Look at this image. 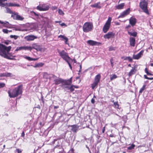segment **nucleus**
Returning a JSON list of instances; mask_svg holds the SVG:
<instances>
[{"label":"nucleus","instance_id":"24","mask_svg":"<svg viewBox=\"0 0 153 153\" xmlns=\"http://www.w3.org/2000/svg\"><path fill=\"white\" fill-rule=\"evenodd\" d=\"M124 6V4L123 3L118 5L116 6L115 7L116 9L120 10L123 9Z\"/></svg>","mask_w":153,"mask_h":153},{"label":"nucleus","instance_id":"6","mask_svg":"<svg viewBox=\"0 0 153 153\" xmlns=\"http://www.w3.org/2000/svg\"><path fill=\"white\" fill-rule=\"evenodd\" d=\"M100 78L101 75L100 74H98L96 76L94 82L91 85V87L92 89H94L95 87L97 86Z\"/></svg>","mask_w":153,"mask_h":153},{"label":"nucleus","instance_id":"15","mask_svg":"<svg viewBox=\"0 0 153 153\" xmlns=\"http://www.w3.org/2000/svg\"><path fill=\"white\" fill-rule=\"evenodd\" d=\"M13 17L14 19L19 20H22L24 19L23 17L16 13L14 14Z\"/></svg>","mask_w":153,"mask_h":153},{"label":"nucleus","instance_id":"11","mask_svg":"<svg viewBox=\"0 0 153 153\" xmlns=\"http://www.w3.org/2000/svg\"><path fill=\"white\" fill-rule=\"evenodd\" d=\"M130 8H128L126 10L122 12L119 16V18H123L129 13Z\"/></svg>","mask_w":153,"mask_h":153},{"label":"nucleus","instance_id":"46","mask_svg":"<svg viewBox=\"0 0 153 153\" xmlns=\"http://www.w3.org/2000/svg\"><path fill=\"white\" fill-rule=\"evenodd\" d=\"M144 90V87H143L139 91V93H141Z\"/></svg>","mask_w":153,"mask_h":153},{"label":"nucleus","instance_id":"12","mask_svg":"<svg viewBox=\"0 0 153 153\" xmlns=\"http://www.w3.org/2000/svg\"><path fill=\"white\" fill-rule=\"evenodd\" d=\"M144 52L143 50L141 51L139 53L136 55H133V59H138L140 58L143 55Z\"/></svg>","mask_w":153,"mask_h":153},{"label":"nucleus","instance_id":"55","mask_svg":"<svg viewBox=\"0 0 153 153\" xmlns=\"http://www.w3.org/2000/svg\"><path fill=\"white\" fill-rule=\"evenodd\" d=\"M72 77H71L69 79H68L71 83H72Z\"/></svg>","mask_w":153,"mask_h":153},{"label":"nucleus","instance_id":"14","mask_svg":"<svg viewBox=\"0 0 153 153\" xmlns=\"http://www.w3.org/2000/svg\"><path fill=\"white\" fill-rule=\"evenodd\" d=\"M55 150L57 152V153H63V149L61 146H58L55 148Z\"/></svg>","mask_w":153,"mask_h":153},{"label":"nucleus","instance_id":"43","mask_svg":"<svg viewBox=\"0 0 153 153\" xmlns=\"http://www.w3.org/2000/svg\"><path fill=\"white\" fill-rule=\"evenodd\" d=\"M2 31L4 33H8V30L7 29H4L2 30Z\"/></svg>","mask_w":153,"mask_h":153},{"label":"nucleus","instance_id":"47","mask_svg":"<svg viewBox=\"0 0 153 153\" xmlns=\"http://www.w3.org/2000/svg\"><path fill=\"white\" fill-rule=\"evenodd\" d=\"M5 73L0 74V77L5 76Z\"/></svg>","mask_w":153,"mask_h":153},{"label":"nucleus","instance_id":"49","mask_svg":"<svg viewBox=\"0 0 153 153\" xmlns=\"http://www.w3.org/2000/svg\"><path fill=\"white\" fill-rule=\"evenodd\" d=\"M51 8L53 10H54L56 9L57 8V7L56 6H53Z\"/></svg>","mask_w":153,"mask_h":153},{"label":"nucleus","instance_id":"21","mask_svg":"<svg viewBox=\"0 0 153 153\" xmlns=\"http://www.w3.org/2000/svg\"><path fill=\"white\" fill-rule=\"evenodd\" d=\"M87 42L88 44L92 46L96 45L97 43V42L92 40H88L87 41Z\"/></svg>","mask_w":153,"mask_h":153},{"label":"nucleus","instance_id":"41","mask_svg":"<svg viewBox=\"0 0 153 153\" xmlns=\"http://www.w3.org/2000/svg\"><path fill=\"white\" fill-rule=\"evenodd\" d=\"M114 105H115L116 108H119V105L118 103L117 102H114Z\"/></svg>","mask_w":153,"mask_h":153},{"label":"nucleus","instance_id":"63","mask_svg":"<svg viewBox=\"0 0 153 153\" xmlns=\"http://www.w3.org/2000/svg\"><path fill=\"white\" fill-rule=\"evenodd\" d=\"M144 77L145 79H148V77L146 75H144Z\"/></svg>","mask_w":153,"mask_h":153},{"label":"nucleus","instance_id":"45","mask_svg":"<svg viewBox=\"0 0 153 153\" xmlns=\"http://www.w3.org/2000/svg\"><path fill=\"white\" fill-rule=\"evenodd\" d=\"M5 84L4 83H0V88L4 87Z\"/></svg>","mask_w":153,"mask_h":153},{"label":"nucleus","instance_id":"62","mask_svg":"<svg viewBox=\"0 0 153 153\" xmlns=\"http://www.w3.org/2000/svg\"><path fill=\"white\" fill-rule=\"evenodd\" d=\"M37 59H38L37 58H34V59H33V58H32V61H33H33H36V60H37Z\"/></svg>","mask_w":153,"mask_h":153},{"label":"nucleus","instance_id":"58","mask_svg":"<svg viewBox=\"0 0 153 153\" xmlns=\"http://www.w3.org/2000/svg\"><path fill=\"white\" fill-rule=\"evenodd\" d=\"M33 13H34V15L35 16H38H38H39V14H37L35 12H33Z\"/></svg>","mask_w":153,"mask_h":153},{"label":"nucleus","instance_id":"35","mask_svg":"<svg viewBox=\"0 0 153 153\" xmlns=\"http://www.w3.org/2000/svg\"><path fill=\"white\" fill-rule=\"evenodd\" d=\"M116 48L115 47H114L112 46H110L109 47V51H115L116 50Z\"/></svg>","mask_w":153,"mask_h":153},{"label":"nucleus","instance_id":"32","mask_svg":"<svg viewBox=\"0 0 153 153\" xmlns=\"http://www.w3.org/2000/svg\"><path fill=\"white\" fill-rule=\"evenodd\" d=\"M117 77V76L115 74L111 75L110 76V79L111 80L116 79Z\"/></svg>","mask_w":153,"mask_h":153},{"label":"nucleus","instance_id":"60","mask_svg":"<svg viewBox=\"0 0 153 153\" xmlns=\"http://www.w3.org/2000/svg\"><path fill=\"white\" fill-rule=\"evenodd\" d=\"M65 43L67 44H68V43H67V42L68 41V39L67 38V39H65Z\"/></svg>","mask_w":153,"mask_h":153},{"label":"nucleus","instance_id":"7","mask_svg":"<svg viewBox=\"0 0 153 153\" xmlns=\"http://www.w3.org/2000/svg\"><path fill=\"white\" fill-rule=\"evenodd\" d=\"M111 19V17H109L104 25L103 28V31L104 33H106L109 29Z\"/></svg>","mask_w":153,"mask_h":153},{"label":"nucleus","instance_id":"22","mask_svg":"<svg viewBox=\"0 0 153 153\" xmlns=\"http://www.w3.org/2000/svg\"><path fill=\"white\" fill-rule=\"evenodd\" d=\"M62 85L64 86L65 85H69L71 84V83L68 80L62 79Z\"/></svg>","mask_w":153,"mask_h":153},{"label":"nucleus","instance_id":"53","mask_svg":"<svg viewBox=\"0 0 153 153\" xmlns=\"http://www.w3.org/2000/svg\"><path fill=\"white\" fill-rule=\"evenodd\" d=\"M10 43V42L8 41H5L4 42V43L6 45H8L9 44V43Z\"/></svg>","mask_w":153,"mask_h":153},{"label":"nucleus","instance_id":"29","mask_svg":"<svg viewBox=\"0 0 153 153\" xmlns=\"http://www.w3.org/2000/svg\"><path fill=\"white\" fill-rule=\"evenodd\" d=\"M100 3H95L94 4L91 5V7H96L98 8H100L101 7V6L100 5Z\"/></svg>","mask_w":153,"mask_h":153},{"label":"nucleus","instance_id":"37","mask_svg":"<svg viewBox=\"0 0 153 153\" xmlns=\"http://www.w3.org/2000/svg\"><path fill=\"white\" fill-rule=\"evenodd\" d=\"M6 8V12L8 13H12V11L9 8Z\"/></svg>","mask_w":153,"mask_h":153},{"label":"nucleus","instance_id":"50","mask_svg":"<svg viewBox=\"0 0 153 153\" xmlns=\"http://www.w3.org/2000/svg\"><path fill=\"white\" fill-rule=\"evenodd\" d=\"M60 25L61 26H67V25H66V24L64 23H63L62 24H60Z\"/></svg>","mask_w":153,"mask_h":153},{"label":"nucleus","instance_id":"59","mask_svg":"<svg viewBox=\"0 0 153 153\" xmlns=\"http://www.w3.org/2000/svg\"><path fill=\"white\" fill-rule=\"evenodd\" d=\"M24 135H25V134H24V131H23L22 134L21 136L22 137H24Z\"/></svg>","mask_w":153,"mask_h":153},{"label":"nucleus","instance_id":"44","mask_svg":"<svg viewBox=\"0 0 153 153\" xmlns=\"http://www.w3.org/2000/svg\"><path fill=\"white\" fill-rule=\"evenodd\" d=\"M67 85H64V86L62 85V87L64 88H66V89L67 90H69L68 89V88H70V86H67Z\"/></svg>","mask_w":153,"mask_h":153},{"label":"nucleus","instance_id":"8","mask_svg":"<svg viewBox=\"0 0 153 153\" xmlns=\"http://www.w3.org/2000/svg\"><path fill=\"white\" fill-rule=\"evenodd\" d=\"M6 1H0V6L4 7L6 6H16L19 7V5L15 3H7L5 2Z\"/></svg>","mask_w":153,"mask_h":153},{"label":"nucleus","instance_id":"51","mask_svg":"<svg viewBox=\"0 0 153 153\" xmlns=\"http://www.w3.org/2000/svg\"><path fill=\"white\" fill-rule=\"evenodd\" d=\"M67 62V63L68 64V65H69V66L70 67L71 69V70H72V66H71V65L70 64V63L69 62V61H68V62Z\"/></svg>","mask_w":153,"mask_h":153},{"label":"nucleus","instance_id":"2","mask_svg":"<svg viewBox=\"0 0 153 153\" xmlns=\"http://www.w3.org/2000/svg\"><path fill=\"white\" fill-rule=\"evenodd\" d=\"M22 93V86L19 85L15 89L8 91V94L10 97L14 98Z\"/></svg>","mask_w":153,"mask_h":153},{"label":"nucleus","instance_id":"10","mask_svg":"<svg viewBox=\"0 0 153 153\" xmlns=\"http://www.w3.org/2000/svg\"><path fill=\"white\" fill-rule=\"evenodd\" d=\"M49 8L48 5L45 4L38 6L37 7V9L40 11H47L48 10Z\"/></svg>","mask_w":153,"mask_h":153},{"label":"nucleus","instance_id":"61","mask_svg":"<svg viewBox=\"0 0 153 153\" xmlns=\"http://www.w3.org/2000/svg\"><path fill=\"white\" fill-rule=\"evenodd\" d=\"M59 107L58 106H54V109H56V108H58Z\"/></svg>","mask_w":153,"mask_h":153},{"label":"nucleus","instance_id":"17","mask_svg":"<svg viewBox=\"0 0 153 153\" xmlns=\"http://www.w3.org/2000/svg\"><path fill=\"white\" fill-rule=\"evenodd\" d=\"M43 77L44 78L46 79L50 78L51 77H53V78H54V77H56L55 76L53 75H50L46 73H44Z\"/></svg>","mask_w":153,"mask_h":153},{"label":"nucleus","instance_id":"3","mask_svg":"<svg viewBox=\"0 0 153 153\" xmlns=\"http://www.w3.org/2000/svg\"><path fill=\"white\" fill-rule=\"evenodd\" d=\"M93 24L90 22H86L83 26V30L85 32H88L92 30L93 29Z\"/></svg>","mask_w":153,"mask_h":153},{"label":"nucleus","instance_id":"20","mask_svg":"<svg viewBox=\"0 0 153 153\" xmlns=\"http://www.w3.org/2000/svg\"><path fill=\"white\" fill-rule=\"evenodd\" d=\"M55 84L56 85H58L62 83V79L61 78H58L55 79L54 80Z\"/></svg>","mask_w":153,"mask_h":153},{"label":"nucleus","instance_id":"38","mask_svg":"<svg viewBox=\"0 0 153 153\" xmlns=\"http://www.w3.org/2000/svg\"><path fill=\"white\" fill-rule=\"evenodd\" d=\"M18 36L16 35H11L10 36V37L11 38H14L15 39H16L18 38Z\"/></svg>","mask_w":153,"mask_h":153},{"label":"nucleus","instance_id":"27","mask_svg":"<svg viewBox=\"0 0 153 153\" xmlns=\"http://www.w3.org/2000/svg\"><path fill=\"white\" fill-rule=\"evenodd\" d=\"M4 23H3V25H4V27L7 28H10V25L8 22L5 21V22H4Z\"/></svg>","mask_w":153,"mask_h":153},{"label":"nucleus","instance_id":"4","mask_svg":"<svg viewBox=\"0 0 153 153\" xmlns=\"http://www.w3.org/2000/svg\"><path fill=\"white\" fill-rule=\"evenodd\" d=\"M148 2L146 1H142L140 3V7L143 11L148 15L149 14L147 9Z\"/></svg>","mask_w":153,"mask_h":153},{"label":"nucleus","instance_id":"40","mask_svg":"<svg viewBox=\"0 0 153 153\" xmlns=\"http://www.w3.org/2000/svg\"><path fill=\"white\" fill-rule=\"evenodd\" d=\"M58 13L60 15H63L64 14L62 10L60 9H59Z\"/></svg>","mask_w":153,"mask_h":153},{"label":"nucleus","instance_id":"33","mask_svg":"<svg viewBox=\"0 0 153 153\" xmlns=\"http://www.w3.org/2000/svg\"><path fill=\"white\" fill-rule=\"evenodd\" d=\"M23 58H24L26 59L29 60V61H32V58L29 57L25 55H24L23 56Z\"/></svg>","mask_w":153,"mask_h":153},{"label":"nucleus","instance_id":"57","mask_svg":"<svg viewBox=\"0 0 153 153\" xmlns=\"http://www.w3.org/2000/svg\"><path fill=\"white\" fill-rule=\"evenodd\" d=\"M145 71L146 73V74H147L149 72H148L147 69L146 68L145 69Z\"/></svg>","mask_w":153,"mask_h":153},{"label":"nucleus","instance_id":"36","mask_svg":"<svg viewBox=\"0 0 153 153\" xmlns=\"http://www.w3.org/2000/svg\"><path fill=\"white\" fill-rule=\"evenodd\" d=\"M135 146V145L134 144H132L130 146L128 147V149L129 150H131L134 149Z\"/></svg>","mask_w":153,"mask_h":153},{"label":"nucleus","instance_id":"54","mask_svg":"<svg viewBox=\"0 0 153 153\" xmlns=\"http://www.w3.org/2000/svg\"><path fill=\"white\" fill-rule=\"evenodd\" d=\"M79 66H80V69L79 70V73H78L79 74V73L80 72H81V68H82V66H81V65H79Z\"/></svg>","mask_w":153,"mask_h":153},{"label":"nucleus","instance_id":"52","mask_svg":"<svg viewBox=\"0 0 153 153\" xmlns=\"http://www.w3.org/2000/svg\"><path fill=\"white\" fill-rule=\"evenodd\" d=\"M91 102L92 103L94 104L95 102V100L93 98H92L91 100Z\"/></svg>","mask_w":153,"mask_h":153},{"label":"nucleus","instance_id":"19","mask_svg":"<svg viewBox=\"0 0 153 153\" xmlns=\"http://www.w3.org/2000/svg\"><path fill=\"white\" fill-rule=\"evenodd\" d=\"M113 36V34L112 32H109L104 36V37L105 39H109L111 37Z\"/></svg>","mask_w":153,"mask_h":153},{"label":"nucleus","instance_id":"9","mask_svg":"<svg viewBox=\"0 0 153 153\" xmlns=\"http://www.w3.org/2000/svg\"><path fill=\"white\" fill-rule=\"evenodd\" d=\"M33 48L36 49V48H34V46L33 47L29 46H21L20 47H17L15 50V51H21L22 50H28L30 51Z\"/></svg>","mask_w":153,"mask_h":153},{"label":"nucleus","instance_id":"26","mask_svg":"<svg viewBox=\"0 0 153 153\" xmlns=\"http://www.w3.org/2000/svg\"><path fill=\"white\" fill-rule=\"evenodd\" d=\"M128 34L130 36L136 37L137 36V33L136 32L128 31Z\"/></svg>","mask_w":153,"mask_h":153},{"label":"nucleus","instance_id":"5","mask_svg":"<svg viewBox=\"0 0 153 153\" xmlns=\"http://www.w3.org/2000/svg\"><path fill=\"white\" fill-rule=\"evenodd\" d=\"M58 53L61 57L66 62L71 59L70 57L68 56V53L65 52L64 50L61 51H59Z\"/></svg>","mask_w":153,"mask_h":153},{"label":"nucleus","instance_id":"42","mask_svg":"<svg viewBox=\"0 0 153 153\" xmlns=\"http://www.w3.org/2000/svg\"><path fill=\"white\" fill-rule=\"evenodd\" d=\"M127 59H128L130 62H132V59L129 56L126 57L125 59V60Z\"/></svg>","mask_w":153,"mask_h":153},{"label":"nucleus","instance_id":"28","mask_svg":"<svg viewBox=\"0 0 153 153\" xmlns=\"http://www.w3.org/2000/svg\"><path fill=\"white\" fill-rule=\"evenodd\" d=\"M44 64L42 62L39 63L35 64V65L34 66H33V67L34 68L41 67Z\"/></svg>","mask_w":153,"mask_h":153},{"label":"nucleus","instance_id":"56","mask_svg":"<svg viewBox=\"0 0 153 153\" xmlns=\"http://www.w3.org/2000/svg\"><path fill=\"white\" fill-rule=\"evenodd\" d=\"M105 127H104L102 129V132L104 133L105 131Z\"/></svg>","mask_w":153,"mask_h":153},{"label":"nucleus","instance_id":"31","mask_svg":"<svg viewBox=\"0 0 153 153\" xmlns=\"http://www.w3.org/2000/svg\"><path fill=\"white\" fill-rule=\"evenodd\" d=\"M74 87L77 88V87L76 86H74V85H72L69 88H68V89L71 92L73 91L74 90Z\"/></svg>","mask_w":153,"mask_h":153},{"label":"nucleus","instance_id":"64","mask_svg":"<svg viewBox=\"0 0 153 153\" xmlns=\"http://www.w3.org/2000/svg\"><path fill=\"white\" fill-rule=\"evenodd\" d=\"M148 79H149V80H152V79H153V77H152V78L148 77Z\"/></svg>","mask_w":153,"mask_h":153},{"label":"nucleus","instance_id":"16","mask_svg":"<svg viewBox=\"0 0 153 153\" xmlns=\"http://www.w3.org/2000/svg\"><path fill=\"white\" fill-rule=\"evenodd\" d=\"M129 42L130 45L131 46H134L135 43V39L133 37H130L129 39Z\"/></svg>","mask_w":153,"mask_h":153},{"label":"nucleus","instance_id":"13","mask_svg":"<svg viewBox=\"0 0 153 153\" xmlns=\"http://www.w3.org/2000/svg\"><path fill=\"white\" fill-rule=\"evenodd\" d=\"M37 38V36L32 35H28L25 37V39L27 41H33Z\"/></svg>","mask_w":153,"mask_h":153},{"label":"nucleus","instance_id":"30","mask_svg":"<svg viewBox=\"0 0 153 153\" xmlns=\"http://www.w3.org/2000/svg\"><path fill=\"white\" fill-rule=\"evenodd\" d=\"M40 16L42 18V20L45 23L48 22V18L44 17L41 16Z\"/></svg>","mask_w":153,"mask_h":153},{"label":"nucleus","instance_id":"1","mask_svg":"<svg viewBox=\"0 0 153 153\" xmlns=\"http://www.w3.org/2000/svg\"><path fill=\"white\" fill-rule=\"evenodd\" d=\"M11 48V46L6 47L3 44H0V55L8 59H13V58H10L9 56V52Z\"/></svg>","mask_w":153,"mask_h":153},{"label":"nucleus","instance_id":"34","mask_svg":"<svg viewBox=\"0 0 153 153\" xmlns=\"http://www.w3.org/2000/svg\"><path fill=\"white\" fill-rule=\"evenodd\" d=\"M58 38H61V39L62 40H64L67 39V38L65 36H64L62 35H60V36H58Z\"/></svg>","mask_w":153,"mask_h":153},{"label":"nucleus","instance_id":"39","mask_svg":"<svg viewBox=\"0 0 153 153\" xmlns=\"http://www.w3.org/2000/svg\"><path fill=\"white\" fill-rule=\"evenodd\" d=\"M5 75H6L5 76L6 77H9L12 76V74L10 73H5Z\"/></svg>","mask_w":153,"mask_h":153},{"label":"nucleus","instance_id":"23","mask_svg":"<svg viewBox=\"0 0 153 153\" xmlns=\"http://www.w3.org/2000/svg\"><path fill=\"white\" fill-rule=\"evenodd\" d=\"M72 127L71 130L74 132H76L78 128V127L76 125H73L71 126Z\"/></svg>","mask_w":153,"mask_h":153},{"label":"nucleus","instance_id":"48","mask_svg":"<svg viewBox=\"0 0 153 153\" xmlns=\"http://www.w3.org/2000/svg\"><path fill=\"white\" fill-rule=\"evenodd\" d=\"M16 151L18 153H21L22 152V151L20 150V149H17L16 150Z\"/></svg>","mask_w":153,"mask_h":153},{"label":"nucleus","instance_id":"18","mask_svg":"<svg viewBox=\"0 0 153 153\" xmlns=\"http://www.w3.org/2000/svg\"><path fill=\"white\" fill-rule=\"evenodd\" d=\"M136 22L135 18L131 17L129 19V23L132 26H134Z\"/></svg>","mask_w":153,"mask_h":153},{"label":"nucleus","instance_id":"25","mask_svg":"<svg viewBox=\"0 0 153 153\" xmlns=\"http://www.w3.org/2000/svg\"><path fill=\"white\" fill-rule=\"evenodd\" d=\"M136 71V70L135 68H133L129 72L128 75L129 76L134 74Z\"/></svg>","mask_w":153,"mask_h":153}]
</instances>
